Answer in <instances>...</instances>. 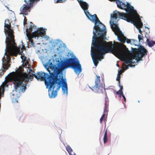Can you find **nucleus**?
<instances>
[{
  "mask_svg": "<svg viewBox=\"0 0 155 155\" xmlns=\"http://www.w3.org/2000/svg\"><path fill=\"white\" fill-rule=\"evenodd\" d=\"M45 68L49 72L48 75L43 72H37L33 75L38 80L44 81L47 87H49L48 94L50 98L55 97L57 91L60 88L61 84L64 94H68L67 84L66 80L63 79L62 70L68 68H71L76 74H79L82 71L81 66L78 59L76 58H69L64 62L58 63L54 65L49 60L45 65Z\"/></svg>",
  "mask_w": 155,
  "mask_h": 155,
  "instance_id": "nucleus-1",
  "label": "nucleus"
},
{
  "mask_svg": "<svg viewBox=\"0 0 155 155\" xmlns=\"http://www.w3.org/2000/svg\"><path fill=\"white\" fill-rule=\"evenodd\" d=\"M85 14L88 18L95 23L91 47V54L94 65L97 66L99 61L104 58L107 53L106 26L99 20L97 15H91L89 12Z\"/></svg>",
  "mask_w": 155,
  "mask_h": 155,
  "instance_id": "nucleus-2",
  "label": "nucleus"
},
{
  "mask_svg": "<svg viewBox=\"0 0 155 155\" xmlns=\"http://www.w3.org/2000/svg\"><path fill=\"white\" fill-rule=\"evenodd\" d=\"M132 52L129 51L126 46H122L118 42H107V53L114 54L122 61L124 62L123 67L124 70L128 69V66L132 67V64L142 60V58L147 54V50L142 45L138 48H131Z\"/></svg>",
  "mask_w": 155,
  "mask_h": 155,
  "instance_id": "nucleus-3",
  "label": "nucleus"
},
{
  "mask_svg": "<svg viewBox=\"0 0 155 155\" xmlns=\"http://www.w3.org/2000/svg\"><path fill=\"white\" fill-rule=\"evenodd\" d=\"M4 27L8 29L4 28V31L6 35L5 42L6 48L5 55L2 59V66L0 70V76L1 77L8 68L10 67L11 56H17L19 53L20 49L16 45L15 41L14 31L11 28V24L8 19H6Z\"/></svg>",
  "mask_w": 155,
  "mask_h": 155,
  "instance_id": "nucleus-4",
  "label": "nucleus"
},
{
  "mask_svg": "<svg viewBox=\"0 0 155 155\" xmlns=\"http://www.w3.org/2000/svg\"><path fill=\"white\" fill-rule=\"evenodd\" d=\"M28 69L29 71L28 74L12 72L9 74V78L13 83L14 89L16 91L21 90L24 92L27 89L26 82L33 78L34 76L32 70Z\"/></svg>",
  "mask_w": 155,
  "mask_h": 155,
  "instance_id": "nucleus-5",
  "label": "nucleus"
},
{
  "mask_svg": "<svg viewBox=\"0 0 155 155\" xmlns=\"http://www.w3.org/2000/svg\"><path fill=\"white\" fill-rule=\"evenodd\" d=\"M125 16L126 15L125 13L120 12L117 11H114L113 13L111 14L110 23L111 28L114 32L117 31L118 33L121 32V31L117 24L118 20L117 18L119 17L120 18L127 21V18Z\"/></svg>",
  "mask_w": 155,
  "mask_h": 155,
  "instance_id": "nucleus-6",
  "label": "nucleus"
},
{
  "mask_svg": "<svg viewBox=\"0 0 155 155\" xmlns=\"http://www.w3.org/2000/svg\"><path fill=\"white\" fill-rule=\"evenodd\" d=\"M27 36H31V37H39L41 35L44 36L46 32L43 28H40L37 29L36 26L33 24H31L29 28L26 29Z\"/></svg>",
  "mask_w": 155,
  "mask_h": 155,
  "instance_id": "nucleus-7",
  "label": "nucleus"
},
{
  "mask_svg": "<svg viewBox=\"0 0 155 155\" xmlns=\"http://www.w3.org/2000/svg\"><path fill=\"white\" fill-rule=\"evenodd\" d=\"M90 86L91 87L89 86V87L95 92L99 93H105L106 94L104 84V83H102L101 82L100 76H97V78L95 81V85L94 86L91 84Z\"/></svg>",
  "mask_w": 155,
  "mask_h": 155,
  "instance_id": "nucleus-8",
  "label": "nucleus"
},
{
  "mask_svg": "<svg viewBox=\"0 0 155 155\" xmlns=\"http://www.w3.org/2000/svg\"><path fill=\"white\" fill-rule=\"evenodd\" d=\"M114 32L115 35L117 36L118 40L122 43H124L126 41L128 43H130L131 42V41L130 39L126 38L124 34L121 31V33L118 32V31H116Z\"/></svg>",
  "mask_w": 155,
  "mask_h": 155,
  "instance_id": "nucleus-9",
  "label": "nucleus"
},
{
  "mask_svg": "<svg viewBox=\"0 0 155 155\" xmlns=\"http://www.w3.org/2000/svg\"><path fill=\"white\" fill-rule=\"evenodd\" d=\"M130 20L127 21L133 23L137 28H141L143 26L141 19L137 17L135 15L134 16V18H131Z\"/></svg>",
  "mask_w": 155,
  "mask_h": 155,
  "instance_id": "nucleus-10",
  "label": "nucleus"
},
{
  "mask_svg": "<svg viewBox=\"0 0 155 155\" xmlns=\"http://www.w3.org/2000/svg\"><path fill=\"white\" fill-rule=\"evenodd\" d=\"M78 2L82 8L84 10L85 13L86 12H89L88 9V5L85 2H81V1H78Z\"/></svg>",
  "mask_w": 155,
  "mask_h": 155,
  "instance_id": "nucleus-11",
  "label": "nucleus"
},
{
  "mask_svg": "<svg viewBox=\"0 0 155 155\" xmlns=\"http://www.w3.org/2000/svg\"><path fill=\"white\" fill-rule=\"evenodd\" d=\"M28 38V39L29 40V43L28 46V48H30L31 47H34L35 46L34 42H33V40H32V38L34 37H31L32 36L30 35L27 36Z\"/></svg>",
  "mask_w": 155,
  "mask_h": 155,
  "instance_id": "nucleus-12",
  "label": "nucleus"
},
{
  "mask_svg": "<svg viewBox=\"0 0 155 155\" xmlns=\"http://www.w3.org/2000/svg\"><path fill=\"white\" fill-rule=\"evenodd\" d=\"M147 42L148 46L150 47H152V49L155 51V46H154L155 45V41L147 39Z\"/></svg>",
  "mask_w": 155,
  "mask_h": 155,
  "instance_id": "nucleus-13",
  "label": "nucleus"
},
{
  "mask_svg": "<svg viewBox=\"0 0 155 155\" xmlns=\"http://www.w3.org/2000/svg\"><path fill=\"white\" fill-rule=\"evenodd\" d=\"M11 98L13 103L18 102L17 96H15L14 94H12L11 95Z\"/></svg>",
  "mask_w": 155,
  "mask_h": 155,
  "instance_id": "nucleus-14",
  "label": "nucleus"
},
{
  "mask_svg": "<svg viewBox=\"0 0 155 155\" xmlns=\"http://www.w3.org/2000/svg\"><path fill=\"white\" fill-rule=\"evenodd\" d=\"M66 149L69 153H72L73 152V150L71 147L69 145H67L66 147Z\"/></svg>",
  "mask_w": 155,
  "mask_h": 155,
  "instance_id": "nucleus-15",
  "label": "nucleus"
},
{
  "mask_svg": "<svg viewBox=\"0 0 155 155\" xmlns=\"http://www.w3.org/2000/svg\"><path fill=\"white\" fill-rule=\"evenodd\" d=\"M143 32L145 36L148 35L150 32L149 29L147 27H145V29L143 30Z\"/></svg>",
  "mask_w": 155,
  "mask_h": 155,
  "instance_id": "nucleus-16",
  "label": "nucleus"
},
{
  "mask_svg": "<svg viewBox=\"0 0 155 155\" xmlns=\"http://www.w3.org/2000/svg\"><path fill=\"white\" fill-rule=\"evenodd\" d=\"M23 70V68L21 67V66H20L19 67L18 69L15 72H22L23 73L22 71Z\"/></svg>",
  "mask_w": 155,
  "mask_h": 155,
  "instance_id": "nucleus-17",
  "label": "nucleus"
},
{
  "mask_svg": "<svg viewBox=\"0 0 155 155\" xmlns=\"http://www.w3.org/2000/svg\"><path fill=\"white\" fill-rule=\"evenodd\" d=\"M116 93L117 94L119 95L120 97H121L122 95L123 94L122 91H120V90L117 91Z\"/></svg>",
  "mask_w": 155,
  "mask_h": 155,
  "instance_id": "nucleus-18",
  "label": "nucleus"
},
{
  "mask_svg": "<svg viewBox=\"0 0 155 155\" xmlns=\"http://www.w3.org/2000/svg\"><path fill=\"white\" fill-rule=\"evenodd\" d=\"M104 143H105L107 142V130L105 131V134L104 137Z\"/></svg>",
  "mask_w": 155,
  "mask_h": 155,
  "instance_id": "nucleus-19",
  "label": "nucleus"
},
{
  "mask_svg": "<svg viewBox=\"0 0 155 155\" xmlns=\"http://www.w3.org/2000/svg\"><path fill=\"white\" fill-rule=\"evenodd\" d=\"M138 37L139 41H140L141 40H143V37L142 35H138Z\"/></svg>",
  "mask_w": 155,
  "mask_h": 155,
  "instance_id": "nucleus-20",
  "label": "nucleus"
},
{
  "mask_svg": "<svg viewBox=\"0 0 155 155\" xmlns=\"http://www.w3.org/2000/svg\"><path fill=\"white\" fill-rule=\"evenodd\" d=\"M120 75H119V74L117 75V77L116 78V80L117 81H118V83L120 84Z\"/></svg>",
  "mask_w": 155,
  "mask_h": 155,
  "instance_id": "nucleus-21",
  "label": "nucleus"
},
{
  "mask_svg": "<svg viewBox=\"0 0 155 155\" xmlns=\"http://www.w3.org/2000/svg\"><path fill=\"white\" fill-rule=\"evenodd\" d=\"M118 85L120 87V89L119 90L120 91H122V90L123 89V86L120 85V83H118Z\"/></svg>",
  "mask_w": 155,
  "mask_h": 155,
  "instance_id": "nucleus-22",
  "label": "nucleus"
},
{
  "mask_svg": "<svg viewBox=\"0 0 155 155\" xmlns=\"http://www.w3.org/2000/svg\"><path fill=\"white\" fill-rule=\"evenodd\" d=\"M122 73V70H119L118 72V74H117V75L119 74V75H120V74H121Z\"/></svg>",
  "mask_w": 155,
  "mask_h": 155,
  "instance_id": "nucleus-23",
  "label": "nucleus"
},
{
  "mask_svg": "<svg viewBox=\"0 0 155 155\" xmlns=\"http://www.w3.org/2000/svg\"><path fill=\"white\" fill-rule=\"evenodd\" d=\"M140 28H137V29L139 30V32H140V33L142 35V31H141V29H140Z\"/></svg>",
  "mask_w": 155,
  "mask_h": 155,
  "instance_id": "nucleus-24",
  "label": "nucleus"
},
{
  "mask_svg": "<svg viewBox=\"0 0 155 155\" xmlns=\"http://www.w3.org/2000/svg\"><path fill=\"white\" fill-rule=\"evenodd\" d=\"M121 96L123 97L124 99V100L125 102L126 101V98L124 95V94H122Z\"/></svg>",
  "mask_w": 155,
  "mask_h": 155,
  "instance_id": "nucleus-25",
  "label": "nucleus"
},
{
  "mask_svg": "<svg viewBox=\"0 0 155 155\" xmlns=\"http://www.w3.org/2000/svg\"><path fill=\"white\" fill-rule=\"evenodd\" d=\"M69 155H76V154L73 152L69 153Z\"/></svg>",
  "mask_w": 155,
  "mask_h": 155,
  "instance_id": "nucleus-26",
  "label": "nucleus"
},
{
  "mask_svg": "<svg viewBox=\"0 0 155 155\" xmlns=\"http://www.w3.org/2000/svg\"><path fill=\"white\" fill-rule=\"evenodd\" d=\"M103 120V118H101V117L100 119V123H102V121Z\"/></svg>",
  "mask_w": 155,
  "mask_h": 155,
  "instance_id": "nucleus-27",
  "label": "nucleus"
},
{
  "mask_svg": "<svg viewBox=\"0 0 155 155\" xmlns=\"http://www.w3.org/2000/svg\"><path fill=\"white\" fill-rule=\"evenodd\" d=\"M105 117V114H103L102 115V117H101V118H104V117Z\"/></svg>",
  "mask_w": 155,
  "mask_h": 155,
  "instance_id": "nucleus-28",
  "label": "nucleus"
},
{
  "mask_svg": "<svg viewBox=\"0 0 155 155\" xmlns=\"http://www.w3.org/2000/svg\"><path fill=\"white\" fill-rule=\"evenodd\" d=\"M77 0L78 1H78H80V0ZM80 1H81V2H84V1H83V0H80Z\"/></svg>",
  "mask_w": 155,
  "mask_h": 155,
  "instance_id": "nucleus-29",
  "label": "nucleus"
},
{
  "mask_svg": "<svg viewBox=\"0 0 155 155\" xmlns=\"http://www.w3.org/2000/svg\"><path fill=\"white\" fill-rule=\"evenodd\" d=\"M106 104H107V101H106V100H105V106H106Z\"/></svg>",
  "mask_w": 155,
  "mask_h": 155,
  "instance_id": "nucleus-30",
  "label": "nucleus"
},
{
  "mask_svg": "<svg viewBox=\"0 0 155 155\" xmlns=\"http://www.w3.org/2000/svg\"><path fill=\"white\" fill-rule=\"evenodd\" d=\"M25 20H27V19H26V17H25L24 21H25Z\"/></svg>",
  "mask_w": 155,
  "mask_h": 155,
  "instance_id": "nucleus-31",
  "label": "nucleus"
},
{
  "mask_svg": "<svg viewBox=\"0 0 155 155\" xmlns=\"http://www.w3.org/2000/svg\"><path fill=\"white\" fill-rule=\"evenodd\" d=\"M12 14H14V13L13 12H12Z\"/></svg>",
  "mask_w": 155,
  "mask_h": 155,
  "instance_id": "nucleus-32",
  "label": "nucleus"
},
{
  "mask_svg": "<svg viewBox=\"0 0 155 155\" xmlns=\"http://www.w3.org/2000/svg\"><path fill=\"white\" fill-rule=\"evenodd\" d=\"M106 108H105V109H104V112H105V111H106Z\"/></svg>",
  "mask_w": 155,
  "mask_h": 155,
  "instance_id": "nucleus-33",
  "label": "nucleus"
},
{
  "mask_svg": "<svg viewBox=\"0 0 155 155\" xmlns=\"http://www.w3.org/2000/svg\"><path fill=\"white\" fill-rule=\"evenodd\" d=\"M117 66H118V67H119V64H117Z\"/></svg>",
  "mask_w": 155,
  "mask_h": 155,
  "instance_id": "nucleus-34",
  "label": "nucleus"
},
{
  "mask_svg": "<svg viewBox=\"0 0 155 155\" xmlns=\"http://www.w3.org/2000/svg\"><path fill=\"white\" fill-rule=\"evenodd\" d=\"M21 59H22L23 60V57H22V56H21Z\"/></svg>",
  "mask_w": 155,
  "mask_h": 155,
  "instance_id": "nucleus-35",
  "label": "nucleus"
},
{
  "mask_svg": "<svg viewBox=\"0 0 155 155\" xmlns=\"http://www.w3.org/2000/svg\"><path fill=\"white\" fill-rule=\"evenodd\" d=\"M26 23H25V21L24 22V25H25V24H26Z\"/></svg>",
  "mask_w": 155,
  "mask_h": 155,
  "instance_id": "nucleus-36",
  "label": "nucleus"
},
{
  "mask_svg": "<svg viewBox=\"0 0 155 155\" xmlns=\"http://www.w3.org/2000/svg\"><path fill=\"white\" fill-rule=\"evenodd\" d=\"M24 57V58H25V59H25V58H25V57Z\"/></svg>",
  "mask_w": 155,
  "mask_h": 155,
  "instance_id": "nucleus-37",
  "label": "nucleus"
},
{
  "mask_svg": "<svg viewBox=\"0 0 155 155\" xmlns=\"http://www.w3.org/2000/svg\"><path fill=\"white\" fill-rule=\"evenodd\" d=\"M7 8L8 9V7H7Z\"/></svg>",
  "mask_w": 155,
  "mask_h": 155,
  "instance_id": "nucleus-38",
  "label": "nucleus"
},
{
  "mask_svg": "<svg viewBox=\"0 0 155 155\" xmlns=\"http://www.w3.org/2000/svg\"><path fill=\"white\" fill-rule=\"evenodd\" d=\"M105 127H106V125H105Z\"/></svg>",
  "mask_w": 155,
  "mask_h": 155,
  "instance_id": "nucleus-39",
  "label": "nucleus"
}]
</instances>
